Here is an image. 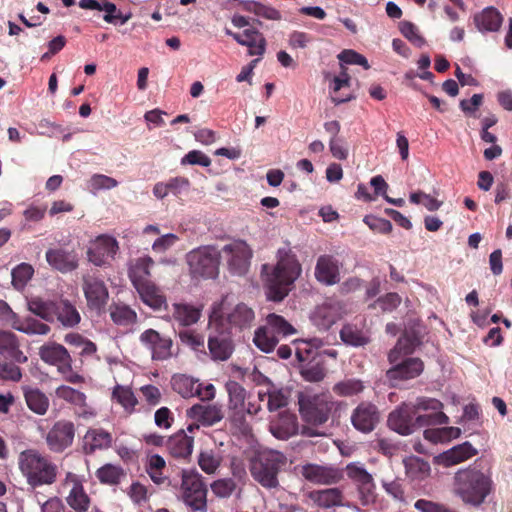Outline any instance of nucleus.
Wrapping results in <instances>:
<instances>
[{
  "mask_svg": "<svg viewBox=\"0 0 512 512\" xmlns=\"http://www.w3.org/2000/svg\"><path fill=\"white\" fill-rule=\"evenodd\" d=\"M276 258L275 265L264 264L262 266V273L266 275L267 298L274 302H280L291 291L294 282L301 275L302 267L291 248H279Z\"/></svg>",
  "mask_w": 512,
  "mask_h": 512,
  "instance_id": "f257e3e1",
  "label": "nucleus"
},
{
  "mask_svg": "<svg viewBox=\"0 0 512 512\" xmlns=\"http://www.w3.org/2000/svg\"><path fill=\"white\" fill-rule=\"evenodd\" d=\"M493 490L490 474L475 466L459 470L454 476V493L464 504L479 507Z\"/></svg>",
  "mask_w": 512,
  "mask_h": 512,
  "instance_id": "f03ea898",
  "label": "nucleus"
},
{
  "mask_svg": "<svg viewBox=\"0 0 512 512\" xmlns=\"http://www.w3.org/2000/svg\"><path fill=\"white\" fill-rule=\"evenodd\" d=\"M18 466L27 484L32 488L56 482L57 465L36 449H26L18 456Z\"/></svg>",
  "mask_w": 512,
  "mask_h": 512,
  "instance_id": "7ed1b4c3",
  "label": "nucleus"
},
{
  "mask_svg": "<svg viewBox=\"0 0 512 512\" xmlns=\"http://www.w3.org/2000/svg\"><path fill=\"white\" fill-rule=\"evenodd\" d=\"M28 310L47 322L57 321L65 328H74L81 322V315L76 306L66 298H31L28 301Z\"/></svg>",
  "mask_w": 512,
  "mask_h": 512,
  "instance_id": "20e7f679",
  "label": "nucleus"
},
{
  "mask_svg": "<svg viewBox=\"0 0 512 512\" xmlns=\"http://www.w3.org/2000/svg\"><path fill=\"white\" fill-rule=\"evenodd\" d=\"M254 320L255 313L251 307L243 302L233 304L225 296L218 310L213 312L210 323L237 336L243 331L250 329Z\"/></svg>",
  "mask_w": 512,
  "mask_h": 512,
  "instance_id": "39448f33",
  "label": "nucleus"
},
{
  "mask_svg": "<svg viewBox=\"0 0 512 512\" xmlns=\"http://www.w3.org/2000/svg\"><path fill=\"white\" fill-rule=\"evenodd\" d=\"M448 422L449 418L443 412L420 415L417 414L413 404L406 403L392 411L388 417L389 427L401 435L412 434L421 427L447 424Z\"/></svg>",
  "mask_w": 512,
  "mask_h": 512,
  "instance_id": "423d86ee",
  "label": "nucleus"
},
{
  "mask_svg": "<svg viewBox=\"0 0 512 512\" xmlns=\"http://www.w3.org/2000/svg\"><path fill=\"white\" fill-rule=\"evenodd\" d=\"M287 464V457L279 451L258 453L250 460L249 470L253 479L267 489L279 486L278 474Z\"/></svg>",
  "mask_w": 512,
  "mask_h": 512,
  "instance_id": "0eeeda50",
  "label": "nucleus"
},
{
  "mask_svg": "<svg viewBox=\"0 0 512 512\" xmlns=\"http://www.w3.org/2000/svg\"><path fill=\"white\" fill-rule=\"evenodd\" d=\"M299 413L302 420L311 426H322L330 418L336 402L329 393L300 392Z\"/></svg>",
  "mask_w": 512,
  "mask_h": 512,
  "instance_id": "6e6552de",
  "label": "nucleus"
},
{
  "mask_svg": "<svg viewBox=\"0 0 512 512\" xmlns=\"http://www.w3.org/2000/svg\"><path fill=\"white\" fill-rule=\"evenodd\" d=\"M181 499L192 510L207 512V485L196 470H183L181 477Z\"/></svg>",
  "mask_w": 512,
  "mask_h": 512,
  "instance_id": "1a4fd4ad",
  "label": "nucleus"
},
{
  "mask_svg": "<svg viewBox=\"0 0 512 512\" xmlns=\"http://www.w3.org/2000/svg\"><path fill=\"white\" fill-rule=\"evenodd\" d=\"M39 356L45 363L56 366L66 382L71 384L85 382L84 376L73 371L72 357L63 345L56 342L44 344L39 349Z\"/></svg>",
  "mask_w": 512,
  "mask_h": 512,
  "instance_id": "9d476101",
  "label": "nucleus"
},
{
  "mask_svg": "<svg viewBox=\"0 0 512 512\" xmlns=\"http://www.w3.org/2000/svg\"><path fill=\"white\" fill-rule=\"evenodd\" d=\"M220 253L213 247L205 246L187 254L191 274L195 277L213 279L219 273Z\"/></svg>",
  "mask_w": 512,
  "mask_h": 512,
  "instance_id": "9b49d317",
  "label": "nucleus"
},
{
  "mask_svg": "<svg viewBox=\"0 0 512 512\" xmlns=\"http://www.w3.org/2000/svg\"><path fill=\"white\" fill-rule=\"evenodd\" d=\"M225 389L228 393V418L230 422L242 432L248 431L249 425L243 418L244 405L249 399L246 389L234 380H229L225 384Z\"/></svg>",
  "mask_w": 512,
  "mask_h": 512,
  "instance_id": "f8f14e48",
  "label": "nucleus"
},
{
  "mask_svg": "<svg viewBox=\"0 0 512 512\" xmlns=\"http://www.w3.org/2000/svg\"><path fill=\"white\" fill-rule=\"evenodd\" d=\"M75 424L67 419L56 421L45 436L48 449L53 453H62L70 448L75 439Z\"/></svg>",
  "mask_w": 512,
  "mask_h": 512,
  "instance_id": "ddd939ff",
  "label": "nucleus"
},
{
  "mask_svg": "<svg viewBox=\"0 0 512 512\" xmlns=\"http://www.w3.org/2000/svg\"><path fill=\"white\" fill-rule=\"evenodd\" d=\"M221 252L232 274L239 276L246 274L250 266L252 250L245 241L237 240L226 244Z\"/></svg>",
  "mask_w": 512,
  "mask_h": 512,
  "instance_id": "4468645a",
  "label": "nucleus"
},
{
  "mask_svg": "<svg viewBox=\"0 0 512 512\" xmlns=\"http://www.w3.org/2000/svg\"><path fill=\"white\" fill-rule=\"evenodd\" d=\"M301 476L308 482L315 485H335L343 478V470L333 465H320L316 463H306L301 466Z\"/></svg>",
  "mask_w": 512,
  "mask_h": 512,
  "instance_id": "2eb2a0df",
  "label": "nucleus"
},
{
  "mask_svg": "<svg viewBox=\"0 0 512 512\" xmlns=\"http://www.w3.org/2000/svg\"><path fill=\"white\" fill-rule=\"evenodd\" d=\"M140 343L150 351L152 360L164 361L173 356V340L157 330L149 328L139 336Z\"/></svg>",
  "mask_w": 512,
  "mask_h": 512,
  "instance_id": "dca6fc26",
  "label": "nucleus"
},
{
  "mask_svg": "<svg viewBox=\"0 0 512 512\" xmlns=\"http://www.w3.org/2000/svg\"><path fill=\"white\" fill-rule=\"evenodd\" d=\"M212 331L208 337V349L211 359L214 361H226L228 360L233 351L234 343L232 340L233 334L224 330L220 327H215L213 323H210Z\"/></svg>",
  "mask_w": 512,
  "mask_h": 512,
  "instance_id": "f3484780",
  "label": "nucleus"
},
{
  "mask_svg": "<svg viewBox=\"0 0 512 512\" xmlns=\"http://www.w3.org/2000/svg\"><path fill=\"white\" fill-rule=\"evenodd\" d=\"M82 289L89 309L101 312L109 299L108 288L104 281L95 275H85Z\"/></svg>",
  "mask_w": 512,
  "mask_h": 512,
  "instance_id": "a211bd4d",
  "label": "nucleus"
},
{
  "mask_svg": "<svg viewBox=\"0 0 512 512\" xmlns=\"http://www.w3.org/2000/svg\"><path fill=\"white\" fill-rule=\"evenodd\" d=\"M347 477L356 485L362 504L374 499L375 482L372 475L360 463H349L345 467Z\"/></svg>",
  "mask_w": 512,
  "mask_h": 512,
  "instance_id": "6ab92c4d",
  "label": "nucleus"
},
{
  "mask_svg": "<svg viewBox=\"0 0 512 512\" xmlns=\"http://www.w3.org/2000/svg\"><path fill=\"white\" fill-rule=\"evenodd\" d=\"M380 420V413L376 405L370 402H361L351 414L353 427L362 432L373 431Z\"/></svg>",
  "mask_w": 512,
  "mask_h": 512,
  "instance_id": "aec40b11",
  "label": "nucleus"
},
{
  "mask_svg": "<svg viewBox=\"0 0 512 512\" xmlns=\"http://www.w3.org/2000/svg\"><path fill=\"white\" fill-rule=\"evenodd\" d=\"M119 250L117 240L108 235H100L93 246L88 250V259L96 266L106 264L108 259H114Z\"/></svg>",
  "mask_w": 512,
  "mask_h": 512,
  "instance_id": "412c9836",
  "label": "nucleus"
},
{
  "mask_svg": "<svg viewBox=\"0 0 512 512\" xmlns=\"http://www.w3.org/2000/svg\"><path fill=\"white\" fill-rule=\"evenodd\" d=\"M312 506L318 509H332L344 505V493L340 488H325L312 490L307 493Z\"/></svg>",
  "mask_w": 512,
  "mask_h": 512,
  "instance_id": "4be33fe9",
  "label": "nucleus"
},
{
  "mask_svg": "<svg viewBox=\"0 0 512 512\" xmlns=\"http://www.w3.org/2000/svg\"><path fill=\"white\" fill-rule=\"evenodd\" d=\"M66 483H71L72 487L66 497V502L75 512H87L91 505V498L86 493L82 482L74 473H67Z\"/></svg>",
  "mask_w": 512,
  "mask_h": 512,
  "instance_id": "5701e85b",
  "label": "nucleus"
},
{
  "mask_svg": "<svg viewBox=\"0 0 512 512\" xmlns=\"http://www.w3.org/2000/svg\"><path fill=\"white\" fill-rule=\"evenodd\" d=\"M186 416L205 427H211L224 418V412L220 405L194 404L186 411Z\"/></svg>",
  "mask_w": 512,
  "mask_h": 512,
  "instance_id": "b1692460",
  "label": "nucleus"
},
{
  "mask_svg": "<svg viewBox=\"0 0 512 512\" xmlns=\"http://www.w3.org/2000/svg\"><path fill=\"white\" fill-rule=\"evenodd\" d=\"M194 447V437L180 429L167 438L166 451L175 459L187 460L190 458Z\"/></svg>",
  "mask_w": 512,
  "mask_h": 512,
  "instance_id": "393cba45",
  "label": "nucleus"
},
{
  "mask_svg": "<svg viewBox=\"0 0 512 512\" xmlns=\"http://www.w3.org/2000/svg\"><path fill=\"white\" fill-rule=\"evenodd\" d=\"M424 370V363L420 358H405L392 366L386 372L390 381L410 380L418 377Z\"/></svg>",
  "mask_w": 512,
  "mask_h": 512,
  "instance_id": "a878e982",
  "label": "nucleus"
},
{
  "mask_svg": "<svg viewBox=\"0 0 512 512\" xmlns=\"http://www.w3.org/2000/svg\"><path fill=\"white\" fill-rule=\"evenodd\" d=\"M79 6L82 9L104 11V21L111 24L118 22L123 25L131 18V13L124 15L114 3L109 0H80Z\"/></svg>",
  "mask_w": 512,
  "mask_h": 512,
  "instance_id": "bb28decb",
  "label": "nucleus"
},
{
  "mask_svg": "<svg viewBox=\"0 0 512 512\" xmlns=\"http://www.w3.org/2000/svg\"><path fill=\"white\" fill-rule=\"evenodd\" d=\"M113 436L103 428H89L82 441V450L86 455H92L96 451L108 450L112 447Z\"/></svg>",
  "mask_w": 512,
  "mask_h": 512,
  "instance_id": "cd10ccee",
  "label": "nucleus"
},
{
  "mask_svg": "<svg viewBox=\"0 0 512 512\" xmlns=\"http://www.w3.org/2000/svg\"><path fill=\"white\" fill-rule=\"evenodd\" d=\"M315 277L318 282L331 286L340 281L338 261L331 255H321L315 266Z\"/></svg>",
  "mask_w": 512,
  "mask_h": 512,
  "instance_id": "c85d7f7f",
  "label": "nucleus"
},
{
  "mask_svg": "<svg viewBox=\"0 0 512 512\" xmlns=\"http://www.w3.org/2000/svg\"><path fill=\"white\" fill-rule=\"evenodd\" d=\"M299 425L295 414L283 412L270 422L269 430L274 437L287 440L298 433Z\"/></svg>",
  "mask_w": 512,
  "mask_h": 512,
  "instance_id": "c756f323",
  "label": "nucleus"
},
{
  "mask_svg": "<svg viewBox=\"0 0 512 512\" xmlns=\"http://www.w3.org/2000/svg\"><path fill=\"white\" fill-rule=\"evenodd\" d=\"M0 355L16 363L27 362V356L20 349V342L16 334L11 331L0 330Z\"/></svg>",
  "mask_w": 512,
  "mask_h": 512,
  "instance_id": "7c9ffc66",
  "label": "nucleus"
},
{
  "mask_svg": "<svg viewBox=\"0 0 512 512\" xmlns=\"http://www.w3.org/2000/svg\"><path fill=\"white\" fill-rule=\"evenodd\" d=\"M142 302L155 311L168 308L165 294L153 282H148L135 288Z\"/></svg>",
  "mask_w": 512,
  "mask_h": 512,
  "instance_id": "2f4dec72",
  "label": "nucleus"
},
{
  "mask_svg": "<svg viewBox=\"0 0 512 512\" xmlns=\"http://www.w3.org/2000/svg\"><path fill=\"white\" fill-rule=\"evenodd\" d=\"M46 260L50 266L60 272H70L78 267V258L75 252L64 249H49Z\"/></svg>",
  "mask_w": 512,
  "mask_h": 512,
  "instance_id": "473e14b6",
  "label": "nucleus"
},
{
  "mask_svg": "<svg viewBox=\"0 0 512 512\" xmlns=\"http://www.w3.org/2000/svg\"><path fill=\"white\" fill-rule=\"evenodd\" d=\"M478 451L469 442L456 445L438 456L440 464L449 467L466 461L477 455Z\"/></svg>",
  "mask_w": 512,
  "mask_h": 512,
  "instance_id": "72a5a7b5",
  "label": "nucleus"
},
{
  "mask_svg": "<svg viewBox=\"0 0 512 512\" xmlns=\"http://www.w3.org/2000/svg\"><path fill=\"white\" fill-rule=\"evenodd\" d=\"M234 40L242 46H247L248 54L251 56H262L265 53L266 40L256 28L245 29L241 35L234 36Z\"/></svg>",
  "mask_w": 512,
  "mask_h": 512,
  "instance_id": "f704fd0d",
  "label": "nucleus"
},
{
  "mask_svg": "<svg viewBox=\"0 0 512 512\" xmlns=\"http://www.w3.org/2000/svg\"><path fill=\"white\" fill-rule=\"evenodd\" d=\"M153 265L154 261L149 256L139 257L131 263L128 269V276L134 288H137L142 284L151 282L149 280V277L151 275L150 269L152 268Z\"/></svg>",
  "mask_w": 512,
  "mask_h": 512,
  "instance_id": "c9c22d12",
  "label": "nucleus"
},
{
  "mask_svg": "<svg viewBox=\"0 0 512 512\" xmlns=\"http://www.w3.org/2000/svg\"><path fill=\"white\" fill-rule=\"evenodd\" d=\"M503 22L501 13L494 7H487L482 12L474 16V23L481 32L497 31Z\"/></svg>",
  "mask_w": 512,
  "mask_h": 512,
  "instance_id": "e433bc0d",
  "label": "nucleus"
},
{
  "mask_svg": "<svg viewBox=\"0 0 512 512\" xmlns=\"http://www.w3.org/2000/svg\"><path fill=\"white\" fill-rule=\"evenodd\" d=\"M23 394L28 408L38 415H44L49 408L48 397L38 388L24 386Z\"/></svg>",
  "mask_w": 512,
  "mask_h": 512,
  "instance_id": "4c0bfd02",
  "label": "nucleus"
},
{
  "mask_svg": "<svg viewBox=\"0 0 512 512\" xmlns=\"http://www.w3.org/2000/svg\"><path fill=\"white\" fill-rule=\"evenodd\" d=\"M201 311L189 304L174 303L172 305V318L181 326H190L200 319Z\"/></svg>",
  "mask_w": 512,
  "mask_h": 512,
  "instance_id": "58836bf2",
  "label": "nucleus"
},
{
  "mask_svg": "<svg viewBox=\"0 0 512 512\" xmlns=\"http://www.w3.org/2000/svg\"><path fill=\"white\" fill-rule=\"evenodd\" d=\"M340 338L346 344L354 347L365 346L370 342L367 331L355 324H345L340 330Z\"/></svg>",
  "mask_w": 512,
  "mask_h": 512,
  "instance_id": "ea45409f",
  "label": "nucleus"
},
{
  "mask_svg": "<svg viewBox=\"0 0 512 512\" xmlns=\"http://www.w3.org/2000/svg\"><path fill=\"white\" fill-rule=\"evenodd\" d=\"M295 355L299 362H306L315 359L318 349L323 345L319 338L299 339L294 341Z\"/></svg>",
  "mask_w": 512,
  "mask_h": 512,
  "instance_id": "a19ab883",
  "label": "nucleus"
},
{
  "mask_svg": "<svg viewBox=\"0 0 512 512\" xmlns=\"http://www.w3.org/2000/svg\"><path fill=\"white\" fill-rule=\"evenodd\" d=\"M171 385L174 392L183 398H190L197 394L201 384L197 380L185 374H175L171 379Z\"/></svg>",
  "mask_w": 512,
  "mask_h": 512,
  "instance_id": "79ce46f5",
  "label": "nucleus"
},
{
  "mask_svg": "<svg viewBox=\"0 0 512 512\" xmlns=\"http://www.w3.org/2000/svg\"><path fill=\"white\" fill-rule=\"evenodd\" d=\"M95 475L101 484L113 486L118 485L126 474L121 466L107 463L98 468Z\"/></svg>",
  "mask_w": 512,
  "mask_h": 512,
  "instance_id": "37998d69",
  "label": "nucleus"
},
{
  "mask_svg": "<svg viewBox=\"0 0 512 512\" xmlns=\"http://www.w3.org/2000/svg\"><path fill=\"white\" fill-rule=\"evenodd\" d=\"M404 466L406 475L412 480H422L430 473L429 463L417 456L406 457Z\"/></svg>",
  "mask_w": 512,
  "mask_h": 512,
  "instance_id": "c03bdc74",
  "label": "nucleus"
},
{
  "mask_svg": "<svg viewBox=\"0 0 512 512\" xmlns=\"http://www.w3.org/2000/svg\"><path fill=\"white\" fill-rule=\"evenodd\" d=\"M266 325L268 329H270V331L279 338V340L296 333V329L291 323H289L283 316L275 313L267 315Z\"/></svg>",
  "mask_w": 512,
  "mask_h": 512,
  "instance_id": "a18cd8bd",
  "label": "nucleus"
},
{
  "mask_svg": "<svg viewBox=\"0 0 512 512\" xmlns=\"http://www.w3.org/2000/svg\"><path fill=\"white\" fill-rule=\"evenodd\" d=\"M112 321L119 326H129L137 322V313L125 304H112L109 308Z\"/></svg>",
  "mask_w": 512,
  "mask_h": 512,
  "instance_id": "49530a36",
  "label": "nucleus"
},
{
  "mask_svg": "<svg viewBox=\"0 0 512 512\" xmlns=\"http://www.w3.org/2000/svg\"><path fill=\"white\" fill-rule=\"evenodd\" d=\"M279 341V338L268 329L266 324L257 328L254 333L253 342L255 346L265 353L272 352Z\"/></svg>",
  "mask_w": 512,
  "mask_h": 512,
  "instance_id": "de8ad7c7",
  "label": "nucleus"
},
{
  "mask_svg": "<svg viewBox=\"0 0 512 512\" xmlns=\"http://www.w3.org/2000/svg\"><path fill=\"white\" fill-rule=\"evenodd\" d=\"M112 397L115 399L126 412L131 414L134 412L136 405L138 404V400L132 391V389L128 386L116 385L112 392Z\"/></svg>",
  "mask_w": 512,
  "mask_h": 512,
  "instance_id": "09e8293b",
  "label": "nucleus"
},
{
  "mask_svg": "<svg viewBox=\"0 0 512 512\" xmlns=\"http://www.w3.org/2000/svg\"><path fill=\"white\" fill-rule=\"evenodd\" d=\"M364 389L362 381L358 379H344L333 386V392L342 397H349L359 394Z\"/></svg>",
  "mask_w": 512,
  "mask_h": 512,
  "instance_id": "8fccbe9b",
  "label": "nucleus"
},
{
  "mask_svg": "<svg viewBox=\"0 0 512 512\" xmlns=\"http://www.w3.org/2000/svg\"><path fill=\"white\" fill-rule=\"evenodd\" d=\"M268 403L267 407L269 411H276L284 408L288 405L289 392L284 389H279L274 385H271L267 389Z\"/></svg>",
  "mask_w": 512,
  "mask_h": 512,
  "instance_id": "3c124183",
  "label": "nucleus"
},
{
  "mask_svg": "<svg viewBox=\"0 0 512 512\" xmlns=\"http://www.w3.org/2000/svg\"><path fill=\"white\" fill-rule=\"evenodd\" d=\"M34 274L33 267L28 263H21L12 270V285L17 289H23Z\"/></svg>",
  "mask_w": 512,
  "mask_h": 512,
  "instance_id": "603ef678",
  "label": "nucleus"
},
{
  "mask_svg": "<svg viewBox=\"0 0 512 512\" xmlns=\"http://www.w3.org/2000/svg\"><path fill=\"white\" fill-rule=\"evenodd\" d=\"M180 341L196 352H205V338L195 330L186 329L179 332Z\"/></svg>",
  "mask_w": 512,
  "mask_h": 512,
  "instance_id": "864d4df0",
  "label": "nucleus"
},
{
  "mask_svg": "<svg viewBox=\"0 0 512 512\" xmlns=\"http://www.w3.org/2000/svg\"><path fill=\"white\" fill-rule=\"evenodd\" d=\"M221 464V458L213 450L201 451L198 465L206 474H214Z\"/></svg>",
  "mask_w": 512,
  "mask_h": 512,
  "instance_id": "5fc2aeb1",
  "label": "nucleus"
},
{
  "mask_svg": "<svg viewBox=\"0 0 512 512\" xmlns=\"http://www.w3.org/2000/svg\"><path fill=\"white\" fill-rule=\"evenodd\" d=\"M55 394L59 399L68 402L73 407L76 406L77 404L83 403V400L87 399V396L83 392L67 385H61L57 387L55 390Z\"/></svg>",
  "mask_w": 512,
  "mask_h": 512,
  "instance_id": "6e6d98bb",
  "label": "nucleus"
},
{
  "mask_svg": "<svg viewBox=\"0 0 512 512\" xmlns=\"http://www.w3.org/2000/svg\"><path fill=\"white\" fill-rule=\"evenodd\" d=\"M118 186V181L104 174H94L88 181V188L92 192L110 190Z\"/></svg>",
  "mask_w": 512,
  "mask_h": 512,
  "instance_id": "4d7b16f0",
  "label": "nucleus"
},
{
  "mask_svg": "<svg viewBox=\"0 0 512 512\" xmlns=\"http://www.w3.org/2000/svg\"><path fill=\"white\" fill-rule=\"evenodd\" d=\"M399 30L415 46L422 47L425 44V39L419 34L418 28L412 22L401 21L399 23Z\"/></svg>",
  "mask_w": 512,
  "mask_h": 512,
  "instance_id": "13d9d810",
  "label": "nucleus"
},
{
  "mask_svg": "<svg viewBox=\"0 0 512 512\" xmlns=\"http://www.w3.org/2000/svg\"><path fill=\"white\" fill-rule=\"evenodd\" d=\"M25 327H20L22 333L27 335H47L51 328L48 324L41 322L33 317L24 318Z\"/></svg>",
  "mask_w": 512,
  "mask_h": 512,
  "instance_id": "bf43d9fd",
  "label": "nucleus"
},
{
  "mask_svg": "<svg viewBox=\"0 0 512 512\" xmlns=\"http://www.w3.org/2000/svg\"><path fill=\"white\" fill-rule=\"evenodd\" d=\"M413 351L412 346L408 339H399L392 350L388 354V361L393 366L400 362L402 356L411 354Z\"/></svg>",
  "mask_w": 512,
  "mask_h": 512,
  "instance_id": "052dcab7",
  "label": "nucleus"
},
{
  "mask_svg": "<svg viewBox=\"0 0 512 512\" xmlns=\"http://www.w3.org/2000/svg\"><path fill=\"white\" fill-rule=\"evenodd\" d=\"M211 489L216 496L227 498L236 489V483L230 478L218 479L211 484Z\"/></svg>",
  "mask_w": 512,
  "mask_h": 512,
  "instance_id": "680f3d73",
  "label": "nucleus"
},
{
  "mask_svg": "<svg viewBox=\"0 0 512 512\" xmlns=\"http://www.w3.org/2000/svg\"><path fill=\"white\" fill-rule=\"evenodd\" d=\"M401 303V297L394 292L379 297L373 307H379L383 312H391L395 310Z\"/></svg>",
  "mask_w": 512,
  "mask_h": 512,
  "instance_id": "e2e57ef3",
  "label": "nucleus"
},
{
  "mask_svg": "<svg viewBox=\"0 0 512 512\" xmlns=\"http://www.w3.org/2000/svg\"><path fill=\"white\" fill-rule=\"evenodd\" d=\"M338 59L346 64L350 65H360L364 69H370V65L367 59L360 53L354 50H343L339 55Z\"/></svg>",
  "mask_w": 512,
  "mask_h": 512,
  "instance_id": "0e129e2a",
  "label": "nucleus"
},
{
  "mask_svg": "<svg viewBox=\"0 0 512 512\" xmlns=\"http://www.w3.org/2000/svg\"><path fill=\"white\" fill-rule=\"evenodd\" d=\"M155 425L164 430H168L174 423V415L168 407H161L154 414Z\"/></svg>",
  "mask_w": 512,
  "mask_h": 512,
  "instance_id": "69168bd1",
  "label": "nucleus"
},
{
  "mask_svg": "<svg viewBox=\"0 0 512 512\" xmlns=\"http://www.w3.org/2000/svg\"><path fill=\"white\" fill-rule=\"evenodd\" d=\"M181 164L208 167L211 165V159L200 150H191L181 159Z\"/></svg>",
  "mask_w": 512,
  "mask_h": 512,
  "instance_id": "338daca9",
  "label": "nucleus"
},
{
  "mask_svg": "<svg viewBox=\"0 0 512 512\" xmlns=\"http://www.w3.org/2000/svg\"><path fill=\"white\" fill-rule=\"evenodd\" d=\"M415 509L420 512H457L443 504L435 503L425 499H419L414 504Z\"/></svg>",
  "mask_w": 512,
  "mask_h": 512,
  "instance_id": "774afa93",
  "label": "nucleus"
}]
</instances>
